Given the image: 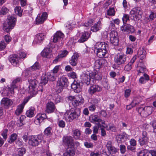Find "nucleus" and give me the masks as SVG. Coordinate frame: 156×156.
<instances>
[{
	"label": "nucleus",
	"instance_id": "obj_1",
	"mask_svg": "<svg viewBox=\"0 0 156 156\" xmlns=\"http://www.w3.org/2000/svg\"><path fill=\"white\" fill-rule=\"evenodd\" d=\"M81 110L79 108H71L67 111L64 115V119L67 122H71L80 116Z\"/></svg>",
	"mask_w": 156,
	"mask_h": 156
},
{
	"label": "nucleus",
	"instance_id": "obj_2",
	"mask_svg": "<svg viewBox=\"0 0 156 156\" xmlns=\"http://www.w3.org/2000/svg\"><path fill=\"white\" fill-rule=\"evenodd\" d=\"M108 47V44L105 42L97 43L95 45L94 50L96 52L97 56L100 58L105 57L107 53Z\"/></svg>",
	"mask_w": 156,
	"mask_h": 156
},
{
	"label": "nucleus",
	"instance_id": "obj_3",
	"mask_svg": "<svg viewBox=\"0 0 156 156\" xmlns=\"http://www.w3.org/2000/svg\"><path fill=\"white\" fill-rule=\"evenodd\" d=\"M16 21V16H9L8 17L7 22L3 25V29L4 31L7 33L9 32L15 25Z\"/></svg>",
	"mask_w": 156,
	"mask_h": 156
},
{
	"label": "nucleus",
	"instance_id": "obj_4",
	"mask_svg": "<svg viewBox=\"0 0 156 156\" xmlns=\"http://www.w3.org/2000/svg\"><path fill=\"white\" fill-rule=\"evenodd\" d=\"M68 99L71 101L73 106L77 107L83 104L84 100L81 95H79L76 97L73 96H69L67 97Z\"/></svg>",
	"mask_w": 156,
	"mask_h": 156
},
{
	"label": "nucleus",
	"instance_id": "obj_5",
	"mask_svg": "<svg viewBox=\"0 0 156 156\" xmlns=\"http://www.w3.org/2000/svg\"><path fill=\"white\" fill-rule=\"evenodd\" d=\"M68 83L67 78L62 76L58 79L56 84V89L58 93L62 91L65 86H66Z\"/></svg>",
	"mask_w": 156,
	"mask_h": 156
},
{
	"label": "nucleus",
	"instance_id": "obj_6",
	"mask_svg": "<svg viewBox=\"0 0 156 156\" xmlns=\"http://www.w3.org/2000/svg\"><path fill=\"white\" fill-rule=\"evenodd\" d=\"M43 140V137L41 135L32 136L29 139L28 144L30 146L35 147L39 145Z\"/></svg>",
	"mask_w": 156,
	"mask_h": 156
},
{
	"label": "nucleus",
	"instance_id": "obj_7",
	"mask_svg": "<svg viewBox=\"0 0 156 156\" xmlns=\"http://www.w3.org/2000/svg\"><path fill=\"white\" fill-rule=\"evenodd\" d=\"M130 15L133 17L135 21L140 20L142 17L143 12L140 8H135L130 12Z\"/></svg>",
	"mask_w": 156,
	"mask_h": 156
},
{
	"label": "nucleus",
	"instance_id": "obj_8",
	"mask_svg": "<svg viewBox=\"0 0 156 156\" xmlns=\"http://www.w3.org/2000/svg\"><path fill=\"white\" fill-rule=\"evenodd\" d=\"M29 85L28 87V93L32 96L36 94L37 93L36 81L35 80H28Z\"/></svg>",
	"mask_w": 156,
	"mask_h": 156
},
{
	"label": "nucleus",
	"instance_id": "obj_9",
	"mask_svg": "<svg viewBox=\"0 0 156 156\" xmlns=\"http://www.w3.org/2000/svg\"><path fill=\"white\" fill-rule=\"evenodd\" d=\"M127 59L126 55L120 53L117 54L115 57L114 61L116 64L120 66L125 63Z\"/></svg>",
	"mask_w": 156,
	"mask_h": 156
},
{
	"label": "nucleus",
	"instance_id": "obj_10",
	"mask_svg": "<svg viewBox=\"0 0 156 156\" xmlns=\"http://www.w3.org/2000/svg\"><path fill=\"white\" fill-rule=\"evenodd\" d=\"M153 109L152 106H146L144 108H140L138 109V112L141 116L146 117L151 115L153 111Z\"/></svg>",
	"mask_w": 156,
	"mask_h": 156
},
{
	"label": "nucleus",
	"instance_id": "obj_11",
	"mask_svg": "<svg viewBox=\"0 0 156 156\" xmlns=\"http://www.w3.org/2000/svg\"><path fill=\"white\" fill-rule=\"evenodd\" d=\"M80 77L81 81L83 83H86L87 85H89L90 84V73L89 72L83 73Z\"/></svg>",
	"mask_w": 156,
	"mask_h": 156
},
{
	"label": "nucleus",
	"instance_id": "obj_12",
	"mask_svg": "<svg viewBox=\"0 0 156 156\" xmlns=\"http://www.w3.org/2000/svg\"><path fill=\"white\" fill-rule=\"evenodd\" d=\"M63 143L67 145L69 148H73L74 145L73 140L71 136H67L63 138Z\"/></svg>",
	"mask_w": 156,
	"mask_h": 156
},
{
	"label": "nucleus",
	"instance_id": "obj_13",
	"mask_svg": "<svg viewBox=\"0 0 156 156\" xmlns=\"http://www.w3.org/2000/svg\"><path fill=\"white\" fill-rule=\"evenodd\" d=\"M48 14L46 12H44L41 14L38 15L36 18V21L37 24H42L47 19Z\"/></svg>",
	"mask_w": 156,
	"mask_h": 156
},
{
	"label": "nucleus",
	"instance_id": "obj_14",
	"mask_svg": "<svg viewBox=\"0 0 156 156\" xmlns=\"http://www.w3.org/2000/svg\"><path fill=\"white\" fill-rule=\"evenodd\" d=\"M47 118V116L45 113H39L36 116L34 122L36 124L38 125Z\"/></svg>",
	"mask_w": 156,
	"mask_h": 156
},
{
	"label": "nucleus",
	"instance_id": "obj_15",
	"mask_svg": "<svg viewBox=\"0 0 156 156\" xmlns=\"http://www.w3.org/2000/svg\"><path fill=\"white\" fill-rule=\"evenodd\" d=\"M2 106L5 108L8 109L13 104L12 100L8 98H3L1 101Z\"/></svg>",
	"mask_w": 156,
	"mask_h": 156
},
{
	"label": "nucleus",
	"instance_id": "obj_16",
	"mask_svg": "<svg viewBox=\"0 0 156 156\" xmlns=\"http://www.w3.org/2000/svg\"><path fill=\"white\" fill-rule=\"evenodd\" d=\"M20 60L17 55L13 54L10 55L9 60L12 64L14 66H17Z\"/></svg>",
	"mask_w": 156,
	"mask_h": 156
},
{
	"label": "nucleus",
	"instance_id": "obj_17",
	"mask_svg": "<svg viewBox=\"0 0 156 156\" xmlns=\"http://www.w3.org/2000/svg\"><path fill=\"white\" fill-rule=\"evenodd\" d=\"M64 37V34L60 31H57L54 35L53 42L56 43L62 41Z\"/></svg>",
	"mask_w": 156,
	"mask_h": 156
},
{
	"label": "nucleus",
	"instance_id": "obj_18",
	"mask_svg": "<svg viewBox=\"0 0 156 156\" xmlns=\"http://www.w3.org/2000/svg\"><path fill=\"white\" fill-rule=\"evenodd\" d=\"M101 87L98 85H93L90 87L88 90V92L90 94H93L96 92L101 91Z\"/></svg>",
	"mask_w": 156,
	"mask_h": 156
},
{
	"label": "nucleus",
	"instance_id": "obj_19",
	"mask_svg": "<svg viewBox=\"0 0 156 156\" xmlns=\"http://www.w3.org/2000/svg\"><path fill=\"white\" fill-rule=\"evenodd\" d=\"M21 80V78L20 77H19L15 79L12 82L11 85L10 87H8V90L9 91L11 94H14V89L17 88L15 84L20 82Z\"/></svg>",
	"mask_w": 156,
	"mask_h": 156
},
{
	"label": "nucleus",
	"instance_id": "obj_20",
	"mask_svg": "<svg viewBox=\"0 0 156 156\" xmlns=\"http://www.w3.org/2000/svg\"><path fill=\"white\" fill-rule=\"evenodd\" d=\"M106 147L108 149L109 153L112 155L115 154L117 152V149L112 145V142L110 141H108L106 144Z\"/></svg>",
	"mask_w": 156,
	"mask_h": 156
},
{
	"label": "nucleus",
	"instance_id": "obj_21",
	"mask_svg": "<svg viewBox=\"0 0 156 156\" xmlns=\"http://www.w3.org/2000/svg\"><path fill=\"white\" fill-rule=\"evenodd\" d=\"M56 109L54 104L51 101L48 102L46 105V112L49 113L54 112Z\"/></svg>",
	"mask_w": 156,
	"mask_h": 156
},
{
	"label": "nucleus",
	"instance_id": "obj_22",
	"mask_svg": "<svg viewBox=\"0 0 156 156\" xmlns=\"http://www.w3.org/2000/svg\"><path fill=\"white\" fill-rule=\"evenodd\" d=\"M71 88L74 90V92L76 93H79L81 90V86L79 82L74 80L71 84Z\"/></svg>",
	"mask_w": 156,
	"mask_h": 156
},
{
	"label": "nucleus",
	"instance_id": "obj_23",
	"mask_svg": "<svg viewBox=\"0 0 156 156\" xmlns=\"http://www.w3.org/2000/svg\"><path fill=\"white\" fill-rule=\"evenodd\" d=\"M79 57L78 54L77 53H74L72 56L71 59L69 61L70 64L73 66H75L77 64L78 58Z\"/></svg>",
	"mask_w": 156,
	"mask_h": 156
},
{
	"label": "nucleus",
	"instance_id": "obj_24",
	"mask_svg": "<svg viewBox=\"0 0 156 156\" xmlns=\"http://www.w3.org/2000/svg\"><path fill=\"white\" fill-rule=\"evenodd\" d=\"M90 77L96 80H99L101 79L102 76L100 73H98L97 71L94 70L90 73Z\"/></svg>",
	"mask_w": 156,
	"mask_h": 156
},
{
	"label": "nucleus",
	"instance_id": "obj_25",
	"mask_svg": "<svg viewBox=\"0 0 156 156\" xmlns=\"http://www.w3.org/2000/svg\"><path fill=\"white\" fill-rule=\"evenodd\" d=\"M51 50L49 48H45L41 52V55L47 58H51L52 56Z\"/></svg>",
	"mask_w": 156,
	"mask_h": 156
},
{
	"label": "nucleus",
	"instance_id": "obj_26",
	"mask_svg": "<svg viewBox=\"0 0 156 156\" xmlns=\"http://www.w3.org/2000/svg\"><path fill=\"white\" fill-rule=\"evenodd\" d=\"M90 36V34L86 32L83 33L78 41L80 43H83L87 41Z\"/></svg>",
	"mask_w": 156,
	"mask_h": 156
},
{
	"label": "nucleus",
	"instance_id": "obj_27",
	"mask_svg": "<svg viewBox=\"0 0 156 156\" xmlns=\"http://www.w3.org/2000/svg\"><path fill=\"white\" fill-rule=\"evenodd\" d=\"M102 27V25L101 22L98 21L91 27L90 30L93 32H96L101 29Z\"/></svg>",
	"mask_w": 156,
	"mask_h": 156
},
{
	"label": "nucleus",
	"instance_id": "obj_28",
	"mask_svg": "<svg viewBox=\"0 0 156 156\" xmlns=\"http://www.w3.org/2000/svg\"><path fill=\"white\" fill-rule=\"evenodd\" d=\"M35 108L34 107L30 108L26 112V115L27 117L31 118L35 115Z\"/></svg>",
	"mask_w": 156,
	"mask_h": 156
},
{
	"label": "nucleus",
	"instance_id": "obj_29",
	"mask_svg": "<svg viewBox=\"0 0 156 156\" xmlns=\"http://www.w3.org/2000/svg\"><path fill=\"white\" fill-rule=\"evenodd\" d=\"M45 37L44 34L39 33L36 35L35 40L37 42H41L44 39Z\"/></svg>",
	"mask_w": 156,
	"mask_h": 156
},
{
	"label": "nucleus",
	"instance_id": "obj_30",
	"mask_svg": "<svg viewBox=\"0 0 156 156\" xmlns=\"http://www.w3.org/2000/svg\"><path fill=\"white\" fill-rule=\"evenodd\" d=\"M90 122H100L101 119L98 115H92L90 117Z\"/></svg>",
	"mask_w": 156,
	"mask_h": 156
},
{
	"label": "nucleus",
	"instance_id": "obj_31",
	"mask_svg": "<svg viewBox=\"0 0 156 156\" xmlns=\"http://www.w3.org/2000/svg\"><path fill=\"white\" fill-rule=\"evenodd\" d=\"M26 149L24 148H18L14 156H23L26 152Z\"/></svg>",
	"mask_w": 156,
	"mask_h": 156
},
{
	"label": "nucleus",
	"instance_id": "obj_32",
	"mask_svg": "<svg viewBox=\"0 0 156 156\" xmlns=\"http://www.w3.org/2000/svg\"><path fill=\"white\" fill-rule=\"evenodd\" d=\"M73 136L76 139H79L81 135V131L78 129H74L72 131Z\"/></svg>",
	"mask_w": 156,
	"mask_h": 156
},
{
	"label": "nucleus",
	"instance_id": "obj_33",
	"mask_svg": "<svg viewBox=\"0 0 156 156\" xmlns=\"http://www.w3.org/2000/svg\"><path fill=\"white\" fill-rule=\"evenodd\" d=\"M75 153L73 148H69L63 154L64 156H73L75 155Z\"/></svg>",
	"mask_w": 156,
	"mask_h": 156
},
{
	"label": "nucleus",
	"instance_id": "obj_34",
	"mask_svg": "<svg viewBox=\"0 0 156 156\" xmlns=\"http://www.w3.org/2000/svg\"><path fill=\"white\" fill-rule=\"evenodd\" d=\"M130 145H128L127 148L128 150L133 151L134 150L133 147L135 146L136 145V141L134 139H131L129 141Z\"/></svg>",
	"mask_w": 156,
	"mask_h": 156
},
{
	"label": "nucleus",
	"instance_id": "obj_35",
	"mask_svg": "<svg viewBox=\"0 0 156 156\" xmlns=\"http://www.w3.org/2000/svg\"><path fill=\"white\" fill-rule=\"evenodd\" d=\"M137 54L141 59H143L145 57V52L142 48H140L139 49Z\"/></svg>",
	"mask_w": 156,
	"mask_h": 156
},
{
	"label": "nucleus",
	"instance_id": "obj_36",
	"mask_svg": "<svg viewBox=\"0 0 156 156\" xmlns=\"http://www.w3.org/2000/svg\"><path fill=\"white\" fill-rule=\"evenodd\" d=\"M104 61L102 59L96 60L94 64L95 68L96 69H99L103 66V62Z\"/></svg>",
	"mask_w": 156,
	"mask_h": 156
},
{
	"label": "nucleus",
	"instance_id": "obj_37",
	"mask_svg": "<svg viewBox=\"0 0 156 156\" xmlns=\"http://www.w3.org/2000/svg\"><path fill=\"white\" fill-rule=\"evenodd\" d=\"M41 68V66L39 63L36 62L30 68V70L32 71L39 70Z\"/></svg>",
	"mask_w": 156,
	"mask_h": 156
},
{
	"label": "nucleus",
	"instance_id": "obj_38",
	"mask_svg": "<svg viewBox=\"0 0 156 156\" xmlns=\"http://www.w3.org/2000/svg\"><path fill=\"white\" fill-rule=\"evenodd\" d=\"M24 108V106L21 104L19 105L15 111V114L17 115H19L22 112Z\"/></svg>",
	"mask_w": 156,
	"mask_h": 156
},
{
	"label": "nucleus",
	"instance_id": "obj_39",
	"mask_svg": "<svg viewBox=\"0 0 156 156\" xmlns=\"http://www.w3.org/2000/svg\"><path fill=\"white\" fill-rule=\"evenodd\" d=\"M15 13L19 16H21L22 15L23 10L21 9V7L16 6L14 8Z\"/></svg>",
	"mask_w": 156,
	"mask_h": 156
},
{
	"label": "nucleus",
	"instance_id": "obj_40",
	"mask_svg": "<svg viewBox=\"0 0 156 156\" xmlns=\"http://www.w3.org/2000/svg\"><path fill=\"white\" fill-rule=\"evenodd\" d=\"M138 141L140 146L146 145L148 142V138L141 137L139 140Z\"/></svg>",
	"mask_w": 156,
	"mask_h": 156
},
{
	"label": "nucleus",
	"instance_id": "obj_41",
	"mask_svg": "<svg viewBox=\"0 0 156 156\" xmlns=\"http://www.w3.org/2000/svg\"><path fill=\"white\" fill-rule=\"evenodd\" d=\"M17 135L16 133L12 134L8 139V142L9 143H12L14 142L17 139Z\"/></svg>",
	"mask_w": 156,
	"mask_h": 156
},
{
	"label": "nucleus",
	"instance_id": "obj_42",
	"mask_svg": "<svg viewBox=\"0 0 156 156\" xmlns=\"http://www.w3.org/2000/svg\"><path fill=\"white\" fill-rule=\"evenodd\" d=\"M107 14L110 16H114L115 14V8L114 7L110 8L107 11Z\"/></svg>",
	"mask_w": 156,
	"mask_h": 156
},
{
	"label": "nucleus",
	"instance_id": "obj_43",
	"mask_svg": "<svg viewBox=\"0 0 156 156\" xmlns=\"http://www.w3.org/2000/svg\"><path fill=\"white\" fill-rule=\"evenodd\" d=\"M47 78L51 81H54L55 80V74L52 72L48 73Z\"/></svg>",
	"mask_w": 156,
	"mask_h": 156
},
{
	"label": "nucleus",
	"instance_id": "obj_44",
	"mask_svg": "<svg viewBox=\"0 0 156 156\" xmlns=\"http://www.w3.org/2000/svg\"><path fill=\"white\" fill-rule=\"evenodd\" d=\"M19 2H20V5L22 7L25 6L27 5V0H14L13 3L16 4L18 3Z\"/></svg>",
	"mask_w": 156,
	"mask_h": 156
},
{
	"label": "nucleus",
	"instance_id": "obj_45",
	"mask_svg": "<svg viewBox=\"0 0 156 156\" xmlns=\"http://www.w3.org/2000/svg\"><path fill=\"white\" fill-rule=\"evenodd\" d=\"M148 152L146 149L141 151L137 154L138 156H148Z\"/></svg>",
	"mask_w": 156,
	"mask_h": 156
},
{
	"label": "nucleus",
	"instance_id": "obj_46",
	"mask_svg": "<svg viewBox=\"0 0 156 156\" xmlns=\"http://www.w3.org/2000/svg\"><path fill=\"white\" fill-rule=\"evenodd\" d=\"M51 128L50 127H48L46 128L44 131V134L46 136H50L51 134Z\"/></svg>",
	"mask_w": 156,
	"mask_h": 156
},
{
	"label": "nucleus",
	"instance_id": "obj_47",
	"mask_svg": "<svg viewBox=\"0 0 156 156\" xmlns=\"http://www.w3.org/2000/svg\"><path fill=\"white\" fill-rule=\"evenodd\" d=\"M116 138L118 143H122L124 142L123 133L122 134H119L116 136Z\"/></svg>",
	"mask_w": 156,
	"mask_h": 156
},
{
	"label": "nucleus",
	"instance_id": "obj_48",
	"mask_svg": "<svg viewBox=\"0 0 156 156\" xmlns=\"http://www.w3.org/2000/svg\"><path fill=\"white\" fill-rule=\"evenodd\" d=\"M140 102L139 98L138 97L135 98L131 103L133 106H135L139 105Z\"/></svg>",
	"mask_w": 156,
	"mask_h": 156
},
{
	"label": "nucleus",
	"instance_id": "obj_49",
	"mask_svg": "<svg viewBox=\"0 0 156 156\" xmlns=\"http://www.w3.org/2000/svg\"><path fill=\"white\" fill-rule=\"evenodd\" d=\"M9 9L4 6L2 7L1 10H0V15H4L6 14L9 12Z\"/></svg>",
	"mask_w": 156,
	"mask_h": 156
},
{
	"label": "nucleus",
	"instance_id": "obj_50",
	"mask_svg": "<svg viewBox=\"0 0 156 156\" xmlns=\"http://www.w3.org/2000/svg\"><path fill=\"white\" fill-rule=\"evenodd\" d=\"M137 69L138 72V75H140V73H143L144 72L145 68L144 67H141L139 66V64L138 63L137 65Z\"/></svg>",
	"mask_w": 156,
	"mask_h": 156
},
{
	"label": "nucleus",
	"instance_id": "obj_51",
	"mask_svg": "<svg viewBox=\"0 0 156 156\" xmlns=\"http://www.w3.org/2000/svg\"><path fill=\"white\" fill-rule=\"evenodd\" d=\"M8 132L9 131L7 129H5L2 131L1 135L5 140H6L7 138Z\"/></svg>",
	"mask_w": 156,
	"mask_h": 156
},
{
	"label": "nucleus",
	"instance_id": "obj_52",
	"mask_svg": "<svg viewBox=\"0 0 156 156\" xmlns=\"http://www.w3.org/2000/svg\"><path fill=\"white\" fill-rule=\"evenodd\" d=\"M122 20L123 23L126 24L127 22L130 20L129 15L126 14H124L122 18Z\"/></svg>",
	"mask_w": 156,
	"mask_h": 156
},
{
	"label": "nucleus",
	"instance_id": "obj_53",
	"mask_svg": "<svg viewBox=\"0 0 156 156\" xmlns=\"http://www.w3.org/2000/svg\"><path fill=\"white\" fill-rule=\"evenodd\" d=\"M110 40L111 43L114 45L117 46L118 45L119 41L118 38H111L110 39Z\"/></svg>",
	"mask_w": 156,
	"mask_h": 156
},
{
	"label": "nucleus",
	"instance_id": "obj_54",
	"mask_svg": "<svg viewBox=\"0 0 156 156\" xmlns=\"http://www.w3.org/2000/svg\"><path fill=\"white\" fill-rule=\"evenodd\" d=\"M118 38V33L115 31H112L110 34V38Z\"/></svg>",
	"mask_w": 156,
	"mask_h": 156
},
{
	"label": "nucleus",
	"instance_id": "obj_55",
	"mask_svg": "<svg viewBox=\"0 0 156 156\" xmlns=\"http://www.w3.org/2000/svg\"><path fill=\"white\" fill-rule=\"evenodd\" d=\"M98 126L99 127L104 128L106 129L107 126L105 124V121L104 120H102L101 119V121H100V122H98Z\"/></svg>",
	"mask_w": 156,
	"mask_h": 156
},
{
	"label": "nucleus",
	"instance_id": "obj_56",
	"mask_svg": "<svg viewBox=\"0 0 156 156\" xmlns=\"http://www.w3.org/2000/svg\"><path fill=\"white\" fill-rule=\"evenodd\" d=\"M3 38L7 43L8 44L12 40V38L9 34L4 36Z\"/></svg>",
	"mask_w": 156,
	"mask_h": 156
},
{
	"label": "nucleus",
	"instance_id": "obj_57",
	"mask_svg": "<svg viewBox=\"0 0 156 156\" xmlns=\"http://www.w3.org/2000/svg\"><path fill=\"white\" fill-rule=\"evenodd\" d=\"M92 23L93 21L91 19H89L85 23H82L81 25L82 26L87 27L91 26Z\"/></svg>",
	"mask_w": 156,
	"mask_h": 156
},
{
	"label": "nucleus",
	"instance_id": "obj_58",
	"mask_svg": "<svg viewBox=\"0 0 156 156\" xmlns=\"http://www.w3.org/2000/svg\"><path fill=\"white\" fill-rule=\"evenodd\" d=\"M68 52L67 50H64L60 52V54L58 55L61 58L66 56L68 54Z\"/></svg>",
	"mask_w": 156,
	"mask_h": 156
},
{
	"label": "nucleus",
	"instance_id": "obj_59",
	"mask_svg": "<svg viewBox=\"0 0 156 156\" xmlns=\"http://www.w3.org/2000/svg\"><path fill=\"white\" fill-rule=\"evenodd\" d=\"M6 44L3 41L0 42V51L4 50L6 47Z\"/></svg>",
	"mask_w": 156,
	"mask_h": 156
},
{
	"label": "nucleus",
	"instance_id": "obj_60",
	"mask_svg": "<svg viewBox=\"0 0 156 156\" xmlns=\"http://www.w3.org/2000/svg\"><path fill=\"white\" fill-rule=\"evenodd\" d=\"M100 99L99 98H92L91 99V103L93 105H95L96 104H98L99 102H100Z\"/></svg>",
	"mask_w": 156,
	"mask_h": 156
},
{
	"label": "nucleus",
	"instance_id": "obj_61",
	"mask_svg": "<svg viewBox=\"0 0 156 156\" xmlns=\"http://www.w3.org/2000/svg\"><path fill=\"white\" fill-rule=\"evenodd\" d=\"M131 90L130 89H126L125 91L124 96L126 98H127L130 96L131 92Z\"/></svg>",
	"mask_w": 156,
	"mask_h": 156
},
{
	"label": "nucleus",
	"instance_id": "obj_62",
	"mask_svg": "<svg viewBox=\"0 0 156 156\" xmlns=\"http://www.w3.org/2000/svg\"><path fill=\"white\" fill-rule=\"evenodd\" d=\"M84 146L87 148H92L93 147V144L91 142H85L84 143Z\"/></svg>",
	"mask_w": 156,
	"mask_h": 156
},
{
	"label": "nucleus",
	"instance_id": "obj_63",
	"mask_svg": "<svg viewBox=\"0 0 156 156\" xmlns=\"http://www.w3.org/2000/svg\"><path fill=\"white\" fill-rule=\"evenodd\" d=\"M60 68V65L56 66L55 67L53 70L51 71V72L56 75V74L58 72Z\"/></svg>",
	"mask_w": 156,
	"mask_h": 156
},
{
	"label": "nucleus",
	"instance_id": "obj_64",
	"mask_svg": "<svg viewBox=\"0 0 156 156\" xmlns=\"http://www.w3.org/2000/svg\"><path fill=\"white\" fill-rule=\"evenodd\" d=\"M68 76L69 77L73 79L76 78L77 77L76 73L73 72L69 73L68 74Z\"/></svg>",
	"mask_w": 156,
	"mask_h": 156
}]
</instances>
